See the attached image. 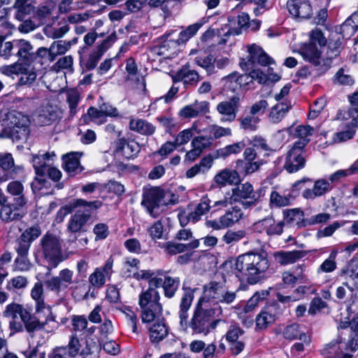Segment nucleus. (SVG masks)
Listing matches in <instances>:
<instances>
[{
    "mask_svg": "<svg viewBox=\"0 0 358 358\" xmlns=\"http://www.w3.org/2000/svg\"><path fill=\"white\" fill-rule=\"evenodd\" d=\"M28 255H17L15 260V269L21 271H28L31 266V263L27 257Z\"/></svg>",
    "mask_w": 358,
    "mask_h": 358,
    "instance_id": "64",
    "label": "nucleus"
},
{
    "mask_svg": "<svg viewBox=\"0 0 358 358\" xmlns=\"http://www.w3.org/2000/svg\"><path fill=\"white\" fill-rule=\"evenodd\" d=\"M307 252L303 250L278 251L273 253L275 261L282 265L292 264L302 259Z\"/></svg>",
    "mask_w": 358,
    "mask_h": 358,
    "instance_id": "21",
    "label": "nucleus"
},
{
    "mask_svg": "<svg viewBox=\"0 0 358 358\" xmlns=\"http://www.w3.org/2000/svg\"><path fill=\"white\" fill-rule=\"evenodd\" d=\"M242 217V210L237 206L229 208L225 214L222 215V221L224 222L227 228L232 227L235 223H237Z\"/></svg>",
    "mask_w": 358,
    "mask_h": 358,
    "instance_id": "35",
    "label": "nucleus"
},
{
    "mask_svg": "<svg viewBox=\"0 0 358 358\" xmlns=\"http://www.w3.org/2000/svg\"><path fill=\"white\" fill-rule=\"evenodd\" d=\"M269 268L265 252H249L239 255L236 262V275L241 281L254 285L260 281Z\"/></svg>",
    "mask_w": 358,
    "mask_h": 358,
    "instance_id": "2",
    "label": "nucleus"
},
{
    "mask_svg": "<svg viewBox=\"0 0 358 358\" xmlns=\"http://www.w3.org/2000/svg\"><path fill=\"white\" fill-rule=\"evenodd\" d=\"M72 325L75 331H82L87 327V320L85 315H73Z\"/></svg>",
    "mask_w": 358,
    "mask_h": 358,
    "instance_id": "63",
    "label": "nucleus"
},
{
    "mask_svg": "<svg viewBox=\"0 0 358 358\" xmlns=\"http://www.w3.org/2000/svg\"><path fill=\"white\" fill-rule=\"evenodd\" d=\"M80 94L76 89H71L66 92V101L69 108V113L73 117L78 111V105L80 101Z\"/></svg>",
    "mask_w": 358,
    "mask_h": 358,
    "instance_id": "39",
    "label": "nucleus"
},
{
    "mask_svg": "<svg viewBox=\"0 0 358 358\" xmlns=\"http://www.w3.org/2000/svg\"><path fill=\"white\" fill-rule=\"evenodd\" d=\"M103 54L96 48L90 54L85 62V67L87 70H92L96 68Z\"/></svg>",
    "mask_w": 358,
    "mask_h": 358,
    "instance_id": "61",
    "label": "nucleus"
},
{
    "mask_svg": "<svg viewBox=\"0 0 358 358\" xmlns=\"http://www.w3.org/2000/svg\"><path fill=\"white\" fill-rule=\"evenodd\" d=\"M179 284V278H173L171 276H165L163 284L165 296L169 299L172 298L175 295L178 288Z\"/></svg>",
    "mask_w": 358,
    "mask_h": 358,
    "instance_id": "41",
    "label": "nucleus"
},
{
    "mask_svg": "<svg viewBox=\"0 0 358 358\" xmlns=\"http://www.w3.org/2000/svg\"><path fill=\"white\" fill-rule=\"evenodd\" d=\"M264 191L259 189L254 191L252 185L249 182L240 184L232 189V194L229 197V203L241 202L244 208L256 206L264 196Z\"/></svg>",
    "mask_w": 358,
    "mask_h": 358,
    "instance_id": "9",
    "label": "nucleus"
},
{
    "mask_svg": "<svg viewBox=\"0 0 358 358\" xmlns=\"http://www.w3.org/2000/svg\"><path fill=\"white\" fill-rule=\"evenodd\" d=\"M262 164V163L259 161L244 162L239 159L236 162V169L239 172L248 175L257 171Z\"/></svg>",
    "mask_w": 358,
    "mask_h": 358,
    "instance_id": "42",
    "label": "nucleus"
},
{
    "mask_svg": "<svg viewBox=\"0 0 358 358\" xmlns=\"http://www.w3.org/2000/svg\"><path fill=\"white\" fill-rule=\"evenodd\" d=\"M211 135V138L217 139L223 136H229L231 135L230 128H225L217 124H211L207 129Z\"/></svg>",
    "mask_w": 358,
    "mask_h": 358,
    "instance_id": "53",
    "label": "nucleus"
},
{
    "mask_svg": "<svg viewBox=\"0 0 358 358\" xmlns=\"http://www.w3.org/2000/svg\"><path fill=\"white\" fill-rule=\"evenodd\" d=\"M235 78V86L231 87L232 90H235L237 87H242L250 83L253 80H257L260 84H264L267 82L268 78L259 69H253L249 74H242L238 76L236 72L229 74L227 79Z\"/></svg>",
    "mask_w": 358,
    "mask_h": 358,
    "instance_id": "15",
    "label": "nucleus"
},
{
    "mask_svg": "<svg viewBox=\"0 0 358 358\" xmlns=\"http://www.w3.org/2000/svg\"><path fill=\"white\" fill-rule=\"evenodd\" d=\"M194 62L198 66L204 69L208 75L215 73V57L210 54L206 57L197 56L194 59Z\"/></svg>",
    "mask_w": 358,
    "mask_h": 358,
    "instance_id": "37",
    "label": "nucleus"
},
{
    "mask_svg": "<svg viewBox=\"0 0 358 358\" xmlns=\"http://www.w3.org/2000/svg\"><path fill=\"white\" fill-rule=\"evenodd\" d=\"M41 229L39 225L34 224L27 228L20 235L24 240L31 243L37 239L41 234Z\"/></svg>",
    "mask_w": 358,
    "mask_h": 358,
    "instance_id": "50",
    "label": "nucleus"
},
{
    "mask_svg": "<svg viewBox=\"0 0 358 358\" xmlns=\"http://www.w3.org/2000/svg\"><path fill=\"white\" fill-rule=\"evenodd\" d=\"M358 28V11L353 13L339 27H336V31L343 36V38H350Z\"/></svg>",
    "mask_w": 358,
    "mask_h": 358,
    "instance_id": "22",
    "label": "nucleus"
},
{
    "mask_svg": "<svg viewBox=\"0 0 358 358\" xmlns=\"http://www.w3.org/2000/svg\"><path fill=\"white\" fill-rule=\"evenodd\" d=\"M90 349L81 350V344L76 336H71L66 346L56 347L48 355V358H75L78 355H89Z\"/></svg>",
    "mask_w": 358,
    "mask_h": 358,
    "instance_id": "11",
    "label": "nucleus"
},
{
    "mask_svg": "<svg viewBox=\"0 0 358 358\" xmlns=\"http://www.w3.org/2000/svg\"><path fill=\"white\" fill-rule=\"evenodd\" d=\"M16 56L18 57V60L23 63L24 65H28L31 67V64L35 62V56L33 46L31 43L25 40H18Z\"/></svg>",
    "mask_w": 358,
    "mask_h": 358,
    "instance_id": "18",
    "label": "nucleus"
},
{
    "mask_svg": "<svg viewBox=\"0 0 358 358\" xmlns=\"http://www.w3.org/2000/svg\"><path fill=\"white\" fill-rule=\"evenodd\" d=\"M90 282L96 287H102L106 281V276L101 268H96L95 271L89 277Z\"/></svg>",
    "mask_w": 358,
    "mask_h": 358,
    "instance_id": "57",
    "label": "nucleus"
},
{
    "mask_svg": "<svg viewBox=\"0 0 358 358\" xmlns=\"http://www.w3.org/2000/svg\"><path fill=\"white\" fill-rule=\"evenodd\" d=\"M246 236V232L244 230H228L222 236V241L228 245H234Z\"/></svg>",
    "mask_w": 358,
    "mask_h": 358,
    "instance_id": "46",
    "label": "nucleus"
},
{
    "mask_svg": "<svg viewBox=\"0 0 358 358\" xmlns=\"http://www.w3.org/2000/svg\"><path fill=\"white\" fill-rule=\"evenodd\" d=\"M325 106V100L322 98L318 99L315 101L314 103L310 108V113L308 114V118L315 119L316 118L321 111L323 110Z\"/></svg>",
    "mask_w": 358,
    "mask_h": 358,
    "instance_id": "62",
    "label": "nucleus"
},
{
    "mask_svg": "<svg viewBox=\"0 0 358 358\" xmlns=\"http://www.w3.org/2000/svg\"><path fill=\"white\" fill-rule=\"evenodd\" d=\"M291 108L292 104L290 102L286 101L277 103L271 109L268 115L269 121L274 124L280 122Z\"/></svg>",
    "mask_w": 358,
    "mask_h": 358,
    "instance_id": "30",
    "label": "nucleus"
},
{
    "mask_svg": "<svg viewBox=\"0 0 358 358\" xmlns=\"http://www.w3.org/2000/svg\"><path fill=\"white\" fill-rule=\"evenodd\" d=\"M107 8L106 6H101V8L96 10H88L83 13H74L69 16V22L71 23H79L89 20L90 17H94L95 13H101Z\"/></svg>",
    "mask_w": 358,
    "mask_h": 358,
    "instance_id": "40",
    "label": "nucleus"
},
{
    "mask_svg": "<svg viewBox=\"0 0 358 358\" xmlns=\"http://www.w3.org/2000/svg\"><path fill=\"white\" fill-rule=\"evenodd\" d=\"M240 127L242 129L249 131H255L257 129V124L260 121L259 118L252 115H248L238 118Z\"/></svg>",
    "mask_w": 358,
    "mask_h": 358,
    "instance_id": "44",
    "label": "nucleus"
},
{
    "mask_svg": "<svg viewBox=\"0 0 358 358\" xmlns=\"http://www.w3.org/2000/svg\"><path fill=\"white\" fill-rule=\"evenodd\" d=\"M55 155L52 152L51 155L48 153L43 155H36L32 157L33 166L35 169L36 173L38 176H44V170L48 166L46 161L50 159V157H54Z\"/></svg>",
    "mask_w": 358,
    "mask_h": 358,
    "instance_id": "33",
    "label": "nucleus"
},
{
    "mask_svg": "<svg viewBox=\"0 0 358 358\" xmlns=\"http://www.w3.org/2000/svg\"><path fill=\"white\" fill-rule=\"evenodd\" d=\"M287 7L294 17L308 19L313 14L312 7L308 0H289Z\"/></svg>",
    "mask_w": 358,
    "mask_h": 358,
    "instance_id": "16",
    "label": "nucleus"
},
{
    "mask_svg": "<svg viewBox=\"0 0 358 358\" xmlns=\"http://www.w3.org/2000/svg\"><path fill=\"white\" fill-rule=\"evenodd\" d=\"M103 203L99 200L87 201L82 199H76L73 202V208H80L71 215L69 220L66 230L71 234L69 241L76 243L80 234L88 229L89 221L92 213L99 208Z\"/></svg>",
    "mask_w": 358,
    "mask_h": 358,
    "instance_id": "3",
    "label": "nucleus"
},
{
    "mask_svg": "<svg viewBox=\"0 0 358 358\" xmlns=\"http://www.w3.org/2000/svg\"><path fill=\"white\" fill-rule=\"evenodd\" d=\"M201 80L200 76L195 70L190 69L189 66H183L173 77L174 82H182L186 88L195 87Z\"/></svg>",
    "mask_w": 358,
    "mask_h": 358,
    "instance_id": "17",
    "label": "nucleus"
},
{
    "mask_svg": "<svg viewBox=\"0 0 358 358\" xmlns=\"http://www.w3.org/2000/svg\"><path fill=\"white\" fill-rule=\"evenodd\" d=\"M69 30L68 25H64L60 27H54L52 26L47 25L43 28L44 34L48 38H59L65 35Z\"/></svg>",
    "mask_w": 358,
    "mask_h": 358,
    "instance_id": "47",
    "label": "nucleus"
},
{
    "mask_svg": "<svg viewBox=\"0 0 358 358\" xmlns=\"http://www.w3.org/2000/svg\"><path fill=\"white\" fill-rule=\"evenodd\" d=\"M250 16L248 13H242L238 15L236 22L238 27L229 28L226 34L228 35H239L241 34L243 29L248 28Z\"/></svg>",
    "mask_w": 358,
    "mask_h": 358,
    "instance_id": "45",
    "label": "nucleus"
},
{
    "mask_svg": "<svg viewBox=\"0 0 358 358\" xmlns=\"http://www.w3.org/2000/svg\"><path fill=\"white\" fill-rule=\"evenodd\" d=\"M303 58L317 66L320 63L322 51L318 49L316 44L310 43L303 45L299 50Z\"/></svg>",
    "mask_w": 358,
    "mask_h": 358,
    "instance_id": "27",
    "label": "nucleus"
},
{
    "mask_svg": "<svg viewBox=\"0 0 358 358\" xmlns=\"http://www.w3.org/2000/svg\"><path fill=\"white\" fill-rule=\"evenodd\" d=\"M79 158L78 152L68 153L62 157L63 168L69 176H74L83 171Z\"/></svg>",
    "mask_w": 358,
    "mask_h": 358,
    "instance_id": "20",
    "label": "nucleus"
},
{
    "mask_svg": "<svg viewBox=\"0 0 358 358\" xmlns=\"http://www.w3.org/2000/svg\"><path fill=\"white\" fill-rule=\"evenodd\" d=\"M184 294L180 299L178 310L180 325L185 328L187 326L192 329V334L207 335L211 330L215 329L220 322L215 319L222 313L220 306L210 308L209 304L203 303V299H199L196 304L192 316L189 321L188 311L194 299V290L183 285Z\"/></svg>",
    "mask_w": 358,
    "mask_h": 358,
    "instance_id": "1",
    "label": "nucleus"
},
{
    "mask_svg": "<svg viewBox=\"0 0 358 358\" xmlns=\"http://www.w3.org/2000/svg\"><path fill=\"white\" fill-rule=\"evenodd\" d=\"M240 107V98L233 96L227 101H224L217 105L216 109L223 117L221 122H231L235 120Z\"/></svg>",
    "mask_w": 358,
    "mask_h": 358,
    "instance_id": "14",
    "label": "nucleus"
},
{
    "mask_svg": "<svg viewBox=\"0 0 358 358\" xmlns=\"http://www.w3.org/2000/svg\"><path fill=\"white\" fill-rule=\"evenodd\" d=\"M214 181L220 186L236 185L240 182V178L237 171L225 169L215 175Z\"/></svg>",
    "mask_w": 358,
    "mask_h": 358,
    "instance_id": "29",
    "label": "nucleus"
},
{
    "mask_svg": "<svg viewBox=\"0 0 358 358\" xmlns=\"http://www.w3.org/2000/svg\"><path fill=\"white\" fill-rule=\"evenodd\" d=\"M53 6L51 5H44L38 6L34 15V19L38 21L39 24L47 22L52 15Z\"/></svg>",
    "mask_w": 358,
    "mask_h": 358,
    "instance_id": "48",
    "label": "nucleus"
},
{
    "mask_svg": "<svg viewBox=\"0 0 358 358\" xmlns=\"http://www.w3.org/2000/svg\"><path fill=\"white\" fill-rule=\"evenodd\" d=\"M21 207L18 206L15 202L13 204L2 206L0 211L1 219L6 222L21 220L24 215V212L20 208Z\"/></svg>",
    "mask_w": 358,
    "mask_h": 358,
    "instance_id": "25",
    "label": "nucleus"
},
{
    "mask_svg": "<svg viewBox=\"0 0 358 358\" xmlns=\"http://www.w3.org/2000/svg\"><path fill=\"white\" fill-rule=\"evenodd\" d=\"M6 190L11 195L16 196L14 201L18 206H24L27 203V199L23 194L24 187L20 182L17 180L10 182Z\"/></svg>",
    "mask_w": 358,
    "mask_h": 358,
    "instance_id": "31",
    "label": "nucleus"
},
{
    "mask_svg": "<svg viewBox=\"0 0 358 358\" xmlns=\"http://www.w3.org/2000/svg\"><path fill=\"white\" fill-rule=\"evenodd\" d=\"M62 240L53 233L47 232L40 239L36 252V256H40L48 264L55 268L63 261Z\"/></svg>",
    "mask_w": 358,
    "mask_h": 358,
    "instance_id": "4",
    "label": "nucleus"
},
{
    "mask_svg": "<svg viewBox=\"0 0 358 358\" xmlns=\"http://www.w3.org/2000/svg\"><path fill=\"white\" fill-rule=\"evenodd\" d=\"M14 159L12 155L0 154V184L13 177Z\"/></svg>",
    "mask_w": 358,
    "mask_h": 358,
    "instance_id": "26",
    "label": "nucleus"
},
{
    "mask_svg": "<svg viewBox=\"0 0 358 358\" xmlns=\"http://www.w3.org/2000/svg\"><path fill=\"white\" fill-rule=\"evenodd\" d=\"M18 41L6 42L3 48L0 49V56L5 59H10L12 56H16Z\"/></svg>",
    "mask_w": 358,
    "mask_h": 358,
    "instance_id": "54",
    "label": "nucleus"
},
{
    "mask_svg": "<svg viewBox=\"0 0 358 358\" xmlns=\"http://www.w3.org/2000/svg\"><path fill=\"white\" fill-rule=\"evenodd\" d=\"M31 295L32 299L36 301V312L39 313L45 309V304L43 300V288L41 282L35 283L31 289Z\"/></svg>",
    "mask_w": 358,
    "mask_h": 358,
    "instance_id": "36",
    "label": "nucleus"
},
{
    "mask_svg": "<svg viewBox=\"0 0 358 358\" xmlns=\"http://www.w3.org/2000/svg\"><path fill=\"white\" fill-rule=\"evenodd\" d=\"M283 336L289 340L299 339L306 344L310 342V336L303 331L302 327L296 323L288 325L283 331Z\"/></svg>",
    "mask_w": 358,
    "mask_h": 358,
    "instance_id": "28",
    "label": "nucleus"
},
{
    "mask_svg": "<svg viewBox=\"0 0 358 358\" xmlns=\"http://www.w3.org/2000/svg\"><path fill=\"white\" fill-rule=\"evenodd\" d=\"M15 9L16 10L15 14V18L19 21H22L34 13V7L30 3L15 8Z\"/></svg>",
    "mask_w": 358,
    "mask_h": 358,
    "instance_id": "59",
    "label": "nucleus"
},
{
    "mask_svg": "<svg viewBox=\"0 0 358 358\" xmlns=\"http://www.w3.org/2000/svg\"><path fill=\"white\" fill-rule=\"evenodd\" d=\"M313 189L315 194L317 196H321L330 190L331 185L328 181L321 179L315 182Z\"/></svg>",
    "mask_w": 358,
    "mask_h": 358,
    "instance_id": "60",
    "label": "nucleus"
},
{
    "mask_svg": "<svg viewBox=\"0 0 358 358\" xmlns=\"http://www.w3.org/2000/svg\"><path fill=\"white\" fill-rule=\"evenodd\" d=\"M202 23L196 22L188 26L185 30L182 31L178 39L171 41L169 43L173 45H180L186 43L190 38L194 36L198 30L201 27Z\"/></svg>",
    "mask_w": 358,
    "mask_h": 358,
    "instance_id": "34",
    "label": "nucleus"
},
{
    "mask_svg": "<svg viewBox=\"0 0 358 358\" xmlns=\"http://www.w3.org/2000/svg\"><path fill=\"white\" fill-rule=\"evenodd\" d=\"M249 55L248 61L245 62L242 59L240 62V66L243 70H248L250 68L253 67L255 64L261 66H267L271 63L272 59L263 50V49L252 44L248 48Z\"/></svg>",
    "mask_w": 358,
    "mask_h": 358,
    "instance_id": "13",
    "label": "nucleus"
},
{
    "mask_svg": "<svg viewBox=\"0 0 358 358\" xmlns=\"http://www.w3.org/2000/svg\"><path fill=\"white\" fill-rule=\"evenodd\" d=\"M42 311H45L46 317L45 321L41 322L36 317L32 315L26 308L22 305H13L8 308L6 313H20V317L25 326V329L29 334H33L38 330H43L48 332L53 331L54 328L57 327L55 324L50 330L46 329L45 326L50 322H55V317L52 315L51 308H46Z\"/></svg>",
    "mask_w": 358,
    "mask_h": 358,
    "instance_id": "6",
    "label": "nucleus"
},
{
    "mask_svg": "<svg viewBox=\"0 0 358 358\" xmlns=\"http://www.w3.org/2000/svg\"><path fill=\"white\" fill-rule=\"evenodd\" d=\"M69 49V43L66 41H54L50 45V52L52 55V59H55L57 55H63Z\"/></svg>",
    "mask_w": 358,
    "mask_h": 358,
    "instance_id": "49",
    "label": "nucleus"
},
{
    "mask_svg": "<svg viewBox=\"0 0 358 358\" xmlns=\"http://www.w3.org/2000/svg\"><path fill=\"white\" fill-rule=\"evenodd\" d=\"M262 223L266 227V233L269 236L280 235L283 231V222L275 223L272 218H266L262 220Z\"/></svg>",
    "mask_w": 358,
    "mask_h": 358,
    "instance_id": "43",
    "label": "nucleus"
},
{
    "mask_svg": "<svg viewBox=\"0 0 358 358\" xmlns=\"http://www.w3.org/2000/svg\"><path fill=\"white\" fill-rule=\"evenodd\" d=\"M13 305H19V304L15 303L8 304L6 306V310L3 312V315L5 317L12 318V320L10 321V322H9V327L12 331L10 333V335H13L14 333H16V332H21L24 330V329H25L24 324L22 321V322L16 321L17 316L18 315L20 316V313H6V312L8 311V308Z\"/></svg>",
    "mask_w": 358,
    "mask_h": 358,
    "instance_id": "38",
    "label": "nucleus"
},
{
    "mask_svg": "<svg viewBox=\"0 0 358 358\" xmlns=\"http://www.w3.org/2000/svg\"><path fill=\"white\" fill-rule=\"evenodd\" d=\"M163 248L165 252L170 255H176L187 251L185 244L178 243L173 241H169L164 244Z\"/></svg>",
    "mask_w": 358,
    "mask_h": 358,
    "instance_id": "55",
    "label": "nucleus"
},
{
    "mask_svg": "<svg viewBox=\"0 0 358 358\" xmlns=\"http://www.w3.org/2000/svg\"><path fill=\"white\" fill-rule=\"evenodd\" d=\"M245 147L244 141H239L236 143L227 145L223 149L220 150V155L222 157H226L231 154L239 153Z\"/></svg>",
    "mask_w": 358,
    "mask_h": 358,
    "instance_id": "56",
    "label": "nucleus"
},
{
    "mask_svg": "<svg viewBox=\"0 0 358 358\" xmlns=\"http://www.w3.org/2000/svg\"><path fill=\"white\" fill-rule=\"evenodd\" d=\"M169 196L170 194H166L165 191L159 187L144 189L141 205L152 217H157L163 210L161 207L166 206L170 203V200H166V197Z\"/></svg>",
    "mask_w": 358,
    "mask_h": 358,
    "instance_id": "8",
    "label": "nucleus"
},
{
    "mask_svg": "<svg viewBox=\"0 0 358 358\" xmlns=\"http://www.w3.org/2000/svg\"><path fill=\"white\" fill-rule=\"evenodd\" d=\"M99 34L94 31L86 34L83 37L84 45L81 47L78 50V54L81 56L88 52L89 48L94 43Z\"/></svg>",
    "mask_w": 358,
    "mask_h": 358,
    "instance_id": "52",
    "label": "nucleus"
},
{
    "mask_svg": "<svg viewBox=\"0 0 358 358\" xmlns=\"http://www.w3.org/2000/svg\"><path fill=\"white\" fill-rule=\"evenodd\" d=\"M129 128L143 135H152L155 131V127L152 124L141 119L131 120Z\"/></svg>",
    "mask_w": 358,
    "mask_h": 358,
    "instance_id": "32",
    "label": "nucleus"
},
{
    "mask_svg": "<svg viewBox=\"0 0 358 358\" xmlns=\"http://www.w3.org/2000/svg\"><path fill=\"white\" fill-rule=\"evenodd\" d=\"M276 308L275 306L265 307L256 317V326L259 329L267 328L276 320Z\"/></svg>",
    "mask_w": 358,
    "mask_h": 358,
    "instance_id": "23",
    "label": "nucleus"
},
{
    "mask_svg": "<svg viewBox=\"0 0 358 358\" xmlns=\"http://www.w3.org/2000/svg\"><path fill=\"white\" fill-rule=\"evenodd\" d=\"M8 119L9 123L0 131V138H8L16 143L26 141L29 134V118L14 112L9 113Z\"/></svg>",
    "mask_w": 358,
    "mask_h": 358,
    "instance_id": "7",
    "label": "nucleus"
},
{
    "mask_svg": "<svg viewBox=\"0 0 358 358\" xmlns=\"http://www.w3.org/2000/svg\"><path fill=\"white\" fill-rule=\"evenodd\" d=\"M0 72L7 76L20 75L18 80V84L20 85H31L36 78V73L34 69L28 65L23 64L20 61H17L10 65L1 66Z\"/></svg>",
    "mask_w": 358,
    "mask_h": 358,
    "instance_id": "10",
    "label": "nucleus"
},
{
    "mask_svg": "<svg viewBox=\"0 0 358 358\" xmlns=\"http://www.w3.org/2000/svg\"><path fill=\"white\" fill-rule=\"evenodd\" d=\"M290 195H280L278 192L273 191L270 196V203L276 207H284L290 204Z\"/></svg>",
    "mask_w": 358,
    "mask_h": 358,
    "instance_id": "51",
    "label": "nucleus"
},
{
    "mask_svg": "<svg viewBox=\"0 0 358 358\" xmlns=\"http://www.w3.org/2000/svg\"><path fill=\"white\" fill-rule=\"evenodd\" d=\"M160 296L155 288H148L139 295L138 304L141 309V320L143 323L159 321L162 317V305Z\"/></svg>",
    "mask_w": 358,
    "mask_h": 358,
    "instance_id": "5",
    "label": "nucleus"
},
{
    "mask_svg": "<svg viewBox=\"0 0 358 358\" xmlns=\"http://www.w3.org/2000/svg\"><path fill=\"white\" fill-rule=\"evenodd\" d=\"M153 322L149 328V336L151 342L158 343L167 336L169 327L166 324L164 318Z\"/></svg>",
    "mask_w": 358,
    "mask_h": 358,
    "instance_id": "24",
    "label": "nucleus"
},
{
    "mask_svg": "<svg viewBox=\"0 0 358 358\" xmlns=\"http://www.w3.org/2000/svg\"><path fill=\"white\" fill-rule=\"evenodd\" d=\"M306 145V141L295 142L292 148L287 154L285 169L289 173H294L302 169L306 164L305 157L303 156V150Z\"/></svg>",
    "mask_w": 358,
    "mask_h": 358,
    "instance_id": "12",
    "label": "nucleus"
},
{
    "mask_svg": "<svg viewBox=\"0 0 358 358\" xmlns=\"http://www.w3.org/2000/svg\"><path fill=\"white\" fill-rule=\"evenodd\" d=\"M313 131V128L309 125L298 126L295 130V135L298 138H299V140L297 142L301 143V142L305 141H306V145H307L310 141V139L308 137L312 135Z\"/></svg>",
    "mask_w": 358,
    "mask_h": 358,
    "instance_id": "58",
    "label": "nucleus"
},
{
    "mask_svg": "<svg viewBox=\"0 0 358 358\" xmlns=\"http://www.w3.org/2000/svg\"><path fill=\"white\" fill-rule=\"evenodd\" d=\"M225 286L223 283L213 281L203 287V296L200 299H203V303L208 304L210 301L216 303L217 306V301L220 299L221 294Z\"/></svg>",
    "mask_w": 358,
    "mask_h": 358,
    "instance_id": "19",
    "label": "nucleus"
}]
</instances>
